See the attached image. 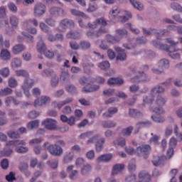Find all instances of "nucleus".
Listing matches in <instances>:
<instances>
[{
  "label": "nucleus",
  "mask_w": 182,
  "mask_h": 182,
  "mask_svg": "<svg viewBox=\"0 0 182 182\" xmlns=\"http://www.w3.org/2000/svg\"><path fill=\"white\" fill-rule=\"evenodd\" d=\"M106 25H107V22L105 20V18H97L92 23H89L87 26L90 29H96L97 26H100V28L95 31H90L87 32V36L88 38H99V36H102L103 33H107V29L105 28Z\"/></svg>",
  "instance_id": "nucleus-1"
},
{
  "label": "nucleus",
  "mask_w": 182,
  "mask_h": 182,
  "mask_svg": "<svg viewBox=\"0 0 182 182\" xmlns=\"http://www.w3.org/2000/svg\"><path fill=\"white\" fill-rule=\"evenodd\" d=\"M166 43H169L170 46L167 45L161 44V43L157 41H153L151 42V45L156 48V49H159V50H166V52H181L182 53V48H176L177 45H178V41L176 42L173 41V39L168 38L166 39Z\"/></svg>",
  "instance_id": "nucleus-2"
},
{
  "label": "nucleus",
  "mask_w": 182,
  "mask_h": 182,
  "mask_svg": "<svg viewBox=\"0 0 182 182\" xmlns=\"http://www.w3.org/2000/svg\"><path fill=\"white\" fill-rule=\"evenodd\" d=\"M122 15L117 17L119 22H122L124 23V22H127L129 19H132V13L127 11H121L118 7H114L112 11L109 12V18L110 19H116L117 15Z\"/></svg>",
  "instance_id": "nucleus-3"
},
{
  "label": "nucleus",
  "mask_w": 182,
  "mask_h": 182,
  "mask_svg": "<svg viewBox=\"0 0 182 182\" xmlns=\"http://www.w3.org/2000/svg\"><path fill=\"white\" fill-rule=\"evenodd\" d=\"M142 31L145 36H150V35H155L158 41L161 39V37H160V35H168V33H170V31L167 29L162 30L159 33V31H157L156 28H146L144 27L142 28Z\"/></svg>",
  "instance_id": "nucleus-4"
},
{
  "label": "nucleus",
  "mask_w": 182,
  "mask_h": 182,
  "mask_svg": "<svg viewBox=\"0 0 182 182\" xmlns=\"http://www.w3.org/2000/svg\"><path fill=\"white\" fill-rule=\"evenodd\" d=\"M156 105L159 107L151 108V112H154V113H157V114H164V109H163L161 106H164V105H166V98L161 96H158L156 100Z\"/></svg>",
  "instance_id": "nucleus-5"
},
{
  "label": "nucleus",
  "mask_w": 182,
  "mask_h": 182,
  "mask_svg": "<svg viewBox=\"0 0 182 182\" xmlns=\"http://www.w3.org/2000/svg\"><path fill=\"white\" fill-rule=\"evenodd\" d=\"M100 136L95 135L92 136L91 139L87 140V144H92V143H96L95 147L97 151H102V149H103V144H105V138H101L99 139Z\"/></svg>",
  "instance_id": "nucleus-6"
},
{
  "label": "nucleus",
  "mask_w": 182,
  "mask_h": 182,
  "mask_svg": "<svg viewBox=\"0 0 182 182\" xmlns=\"http://www.w3.org/2000/svg\"><path fill=\"white\" fill-rule=\"evenodd\" d=\"M150 151H151V147L150 145H141L136 148V153L138 156H144V159H147L148 156L150 154Z\"/></svg>",
  "instance_id": "nucleus-7"
},
{
  "label": "nucleus",
  "mask_w": 182,
  "mask_h": 182,
  "mask_svg": "<svg viewBox=\"0 0 182 182\" xmlns=\"http://www.w3.org/2000/svg\"><path fill=\"white\" fill-rule=\"evenodd\" d=\"M33 84H34L33 80L31 78H27L24 80V82L21 86V89L23 90L24 95L26 97H31V93L29 92V90L32 89Z\"/></svg>",
  "instance_id": "nucleus-8"
},
{
  "label": "nucleus",
  "mask_w": 182,
  "mask_h": 182,
  "mask_svg": "<svg viewBox=\"0 0 182 182\" xmlns=\"http://www.w3.org/2000/svg\"><path fill=\"white\" fill-rule=\"evenodd\" d=\"M47 149L48 150L49 153L52 154V156H62L63 154V149L62 147L56 144H50L47 146Z\"/></svg>",
  "instance_id": "nucleus-9"
},
{
  "label": "nucleus",
  "mask_w": 182,
  "mask_h": 182,
  "mask_svg": "<svg viewBox=\"0 0 182 182\" xmlns=\"http://www.w3.org/2000/svg\"><path fill=\"white\" fill-rule=\"evenodd\" d=\"M43 125L47 130H56V129H58V122L51 118H47L44 120Z\"/></svg>",
  "instance_id": "nucleus-10"
},
{
  "label": "nucleus",
  "mask_w": 182,
  "mask_h": 182,
  "mask_svg": "<svg viewBox=\"0 0 182 182\" xmlns=\"http://www.w3.org/2000/svg\"><path fill=\"white\" fill-rule=\"evenodd\" d=\"M50 103V97L48 96H41L37 98L34 101V107H41L42 106H46V105H49Z\"/></svg>",
  "instance_id": "nucleus-11"
},
{
  "label": "nucleus",
  "mask_w": 182,
  "mask_h": 182,
  "mask_svg": "<svg viewBox=\"0 0 182 182\" xmlns=\"http://www.w3.org/2000/svg\"><path fill=\"white\" fill-rule=\"evenodd\" d=\"M46 12V6L42 3L37 4L34 7V16L37 18L42 16Z\"/></svg>",
  "instance_id": "nucleus-12"
},
{
  "label": "nucleus",
  "mask_w": 182,
  "mask_h": 182,
  "mask_svg": "<svg viewBox=\"0 0 182 182\" xmlns=\"http://www.w3.org/2000/svg\"><path fill=\"white\" fill-rule=\"evenodd\" d=\"M114 49L116 52H117V60L123 61L127 59V54H126V51L124 50L118 46H115Z\"/></svg>",
  "instance_id": "nucleus-13"
},
{
  "label": "nucleus",
  "mask_w": 182,
  "mask_h": 182,
  "mask_svg": "<svg viewBox=\"0 0 182 182\" xmlns=\"http://www.w3.org/2000/svg\"><path fill=\"white\" fill-rule=\"evenodd\" d=\"M50 14L52 16H64L65 10L59 7H53L50 9Z\"/></svg>",
  "instance_id": "nucleus-14"
},
{
  "label": "nucleus",
  "mask_w": 182,
  "mask_h": 182,
  "mask_svg": "<svg viewBox=\"0 0 182 182\" xmlns=\"http://www.w3.org/2000/svg\"><path fill=\"white\" fill-rule=\"evenodd\" d=\"M60 28H63V29L73 28V26H75V22H73V20L65 18L60 22Z\"/></svg>",
  "instance_id": "nucleus-15"
},
{
  "label": "nucleus",
  "mask_w": 182,
  "mask_h": 182,
  "mask_svg": "<svg viewBox=\"0 0 182 182\" xmlns=\"http://www.w3.org/2000/svg\"><path fill=\"white\" fill-rule=\"evenodd\" d=\"M147 80H150V78H149V77H147L144 73H139V75L132 78L131 82L134 83L136 82H147Z\"/></svg>",
  "instance_id": "nucleus-16"
},
{
  "label": "nucleus",
  "mask_w": 182,
  "mask_h": 182,
  "mask_svg": "<svg viewBox=\"0 0 182 182\" xmlns=\"http://www.w3.org/2000/svg\"><path fill=\"white\" fill-rule=\"evenodd\" d=\"M166 160V156H154V159L152 160V164L154 166H161V164H164V161Z\"/></svg>",
  "instance_id": "nucleus-17"
},
{
  "label": "nucleus",
  "mask_w": 182,
  "mask_h": 182,
  "mask_svg": "<svg viewBox=\"0 0 182 182\" xmlns=\"http://www.w3.org/2000/svg\"><path fill=\"white\" fill-rule=\"evenodd\" d=\"M117 124L116 122L113 120H109V121H102V126L104 127V129H112L113 127H116Z\"/></svg>",
  "instance_id": "nucleus-18"
},
{
  "label": "nucleus",
  "mask_w": 182,
  "mask_h": 182,
  "mask_svg": "<svg viewBox=\"0 0 182 182\" xmlns=\"http://www.w3.org/2000/svg\"><path fill=\"white\" fill-rule=\"evenodd\" d=\"M25 49H26L25 46L22 44H17L13 47L12 52L14 55H18V53L23 52Z\"/></svg>",
  "instance_id": "nucleus-19"
},
{
  "label": "nucleus",
  "mask_w": 182,
  "mask_h": 182,
  "mask_svg": "<svg viewBox=\"0 0 182 182\" xmlns=\"http://www.w3.org/2000/svg\"><path fill=\"white\" fill-rule=\"evenodd\" d=\"M124 170V164H116L114 166L112 169V176H116V174H119V173H122Z\"/></svg>",
  "instance_id": "nucleus-20"
},
{
  "label": "nucleus",
  "mask_w": 182,
  "mask_h": 182,
  "mask_svg": "<svg viewBox=\"0 0 182 182\" xmlns=\"http://www.w3.org/2000/svg\"><path fill=\"white\" fill-rule=\"evenodd\" d=\"M117 112H119V109H117V108L109 107L108 109V112H105V113L102 114V117L104 118L112 117L113 116V114H116V113H117Z\"/></svg>",
  "instance_id": "nucleus-21"
},
{
  "label": "nucleus",
  "mask_w": 182,
  "mask_h": 182,
  "mask_svg": "<svg viewBox=\"0 0 182 182\" xmlns=\"http://www.w3.org/2000/svg\"><path fill=\"white\" fill-rule=\"evenodd\" d=\"M21 144L25 146L26 143L22 140L9 141L6 142V146H10L11 147H16V146H20Z\"/></svg>",
  "instance_id": "nucleus-22"
},
{
  "label": "nucleus",
  "mask_w": 182,
  "mask_h": 182,
  "mask_svg": "<svg viewBox=\"0 0 182 182\" xmlns=\"http://www.w3.org/2000/svg\"><path fill=\"white\" fill-rule=\"evenodd\" d=\"M107 83L109 86H113L114 85H123L124 81L121 78H110L108 80Z\"/></svg>",
  "instance_id": "nucleus-23"
},
{
  "label": "nucleus",
  "mask_w": 182,
  "mask_h": 182,
  "mask_svg": "<svg viewBox=\"0 0 182 182\" xmlns=\"http://www.w3.org/2000/svg\"><path fill=\"white\" fill-rule=\"evenodd\" d=\"M129 2L137 11H143V9H144V6L140 1L129 0Z\"/></svg>",
  "instance_id": "nucleus-24"
},
{
  "label": "nucleus",
  "mask_w": 182,
  "mask_h": 182,
  "mask_svg": "<svg viewBox=\"0 0 182 182\" xmlns=\"http://www.w3.org/2000/svg\"><path fill=\"white\" fill-rule=\"evenodd\" d=\"M70 12L74 16H81V18H85V19H87V18H89V16H87V15H86L85 13L76 9H71Z\"/></svg>",
  "instance_id": "nucleus-25"
},
{
  "label": "nucleus",
  "mask_w": 182,
  "mask_h": 182,
  "mask_svg": "<svg viewBox=\"0 0 182 182\" xmlns=\"http://www.w3.org/2000/svg\"><path fill=\"white\" fill-rule=\"evenodd\" d=\"M75 159V154L73 152H68L63 157V162L65 164L70 163Z\"/></svg>",
  "instance_id": "nucleus-26"
},
{
  "label": "nucleus",
  "mask_w": 182,
  "mask_h": 182,
  "mask_svg": "<svg viewBox=\"0 0 182 182\" xmlns=\"http://www.w3.org/2000/svg\"><path fill=\"white\" fill-rule=\"evenodd\" d=\"M0 58L3 60H9L11 59V53L8 50L2 49L0 53Z\"/></svg>",
  "instance_id": "nucleus-27"
},
{
  "label": "nucleus",
  "mask_w": 182,
  "mask_h": 182,
  "mask_svg": "<svg viewBox=\"0 0 182 182\" xmlns=\"http://www.w3.org/2000/svg\"><path fill=\"white\" fill-rule=\"evenodd\" d=\"M106 38H107V42H109V43H117L118 42H120V39H121L117 36H113L109 34H107L106 36Z\"/></svg>",
  "instance_id": "nucleus-28"
},
{
  "label": "nucleus",
  "mask_w": 182,
  "mask_h": 182,
  "mask_svg": "<svg viewBox=\"0 0 182 182\" xmlns=\"http://www.w3.org/2000/svg\"><path fill=\"white\" fill-rule=\"evenodd\" d=\"M100 87L99 85H91L90 87H85L82 88V92L85 93H91L92 92H97L99 90Z\"/></svg>",
  "instance_id": "nucleus-29"
},
{
  "label": "nucleus",
  "mask_w": 182,
  "mask_h": 182,
  "mask_svg": "<svg viewBox=\"0 0 182 182\" xmlns=\"http://www.w3.org/2000/svg\"><path fill=\"white\" fill-rule=\"evenodd\" d=\"M14 91L12 90V89L9 88V87H6L4 89H1L0 90V97H6V96H9L11 95H12V92Z\"/></svg>",
  "instance_id": "nucleus-30"
},
{
  "label": "nucleus",
  "mask_w": 182,
  "mask_h": 182,
  "mask_svg": "<svg viewBox=\"0 0 182 182\" xmlns=\"http://www.w3.org/2000/svg\"><path fill=\"white\" fill-rule=\"evenodd\" d=\"M151 92L154 96H156V95H161V93H164V88L160 85H157L156 87L152 88Z\"/></svg>",
  "instance_id": "nucleus-31"
},
{
  "label": "nucleus",
  "mask_w": 182,
  "mask_h": 182,
  "mask_svg": "<svg viewBox=\"0 0 182 182\" xmlns=\"http://www.w3.org/2000/svg\"><path fill=\"white\" fill-rule=\"evenodd\" d=\"M158 65L159 68H162L164 69H168L170 66V63L168 62V60L164 58L159 61Z\"/></svg>",
  "instance_id": "nucleus-32"
},
{
  "label": "nucleus",
  "mask_w": 182,
  "mask_h": 182,
  "mask_svg": "<svg viewBox=\"0 0 182 182\" xmlns=\"http://www.w3.org/2000/svg\"><path fill=\"white\" fill-rule=\"evenodd\" d=\"M139 178H142L144 180V182H151V176L146 172L143 171L139 173Z\"/></svg>",
  "instance_id": "nucleus-33"
},
{
  "label": "nucleus",
  "mask_w": 182,
  "mask_h": 182,
  "mask_svg": "<svg viewBox=\"0 0 182 182\" xmlns=\"http://www.w3.org/2000/svg\"><path fill=\"white\" fill-rule=\"evenodd\" d=\"M125 28L127 29H129L131 32H132V33H134L135 35H139V33H140V30L133 26V25H132V23H130L125 24Z\"/></svg>",
  "instance_id": "nucleus-34"
},
{
  "label": "nucleus",
  "mask_w": 182,
  "mask_h": 182,
  "mask_svg": "<svg viewBox=\"0 0 182 182\" xmlns=\"http://www.w3.org/2000/svg\"><path fill=\"white\" fill-rule=\"evenodd\" d=\"M112 157L113 156L112 155V154H104L97 159V161H110Z\"/></svg>",
  "instance_id": "nucleus-35"
},
{
  "label": "nucleus",
  "mask_w": 182,
  "mask_h": 182,
  "mask_svg": "<svg viewBox=\"0 0 182 182\" xmlns=\"http://www.w3.org/2000/svg\"><path fill=\"white\" fill-rule=\"evenodd\" d=\"M21 66H22V60H21V59L14 58L11 61V68H13V69H18V68H21Z\"/></svg>",
  "instance_id": "nucleus-36"
},
{
  "label": "nucleus",
  "mask_w": 182,
  "mask_h": 182,
  "mask_svg": "<svg viewBox=\"0 0 182 182\" xmlns=\"http://www.w3.org/2000/svg\"><path fill=\"white\" fill-rule=\"evenodd\" d=\"M143 102L144 103H146L147 105H151V103L154 102V95L152 94V92H151V94L145 97L143 99Z\"/></svg>",
  "instance_id": "nucleus-37"
},
{
  "label": "nucleus",
  "mask_w": 182,
  "mask_h": 182,
  "mask_svg": "<svg viewBox=\"0 0 182 182\" xmlns=\"http://www.w3.org/2000/svg\"><path fill=\"white\" fill-rule=\"evenodd\" d=\"M90 171H92V166L90 164H87L82 167L81 173L83 176H86V174L90 173Z\"/></svg>",
  "instance_id": "nucleus-38"
},
{
  "label": "nucleus",
  "mask_w": 182,
  "mask_h": 182,
  "mask_svg": "<svg viewBox=\"0 0 182 182\" xmlns=\"http://www.w3.org/2000/svg\"><path fill=\"white\" fill-rule=\"evenodd\" d=\"M38 126H39V120H37V119L30 122L27 124V127L29 130H33V129L38 128Z\"/></svg>",
  "instance_id": "nucleus-39"
},
{
  "label": "nucleus",
  "mask_w": 182,
  "mask_h": 182,
  "mask_svg": "<svg viewBox=\"0 0 182 182\" xmlns=\"http://www.w3.org/2000/svg\"><path fill=\"white\" fill-rule=\"evenodd\" d=\"M91 44L87 41H82L80 43V48L82 49V50H87V49H90Z\"/></svg>",
  "instance_id": "nucleus-40"
},
{
  "label": "nucleus",
  "mask_w": 182,
  "mask_h": 182,
  "mask_svg": "<svg viewBox=\"0 0 182 182\" xmlns=\"http://www.w3.org/2000/svg\"><path fill=\"white\" fill-rule=\"evenodd\" d=\"M80 36H81L80 33L77 32L70 31V33H67L68 39H79Z\"/></svg>",
  "instance_id": "nucleus-41"
},
{
  "label": "nucleus",
  "mask_w": 182,
  "mask_h": 182,
  "mask_svg": "<svg viewBox=\"0 0 182 182\" xmlns=\"http://www.w3.org/2000/svg\"><path fill=\"white\" fill-rule=\"evenodd\" d=\"M98 67L102 70H106L110 68V63L109 61H102L98 64Z\"/></svg>",
  "instance_id": "nucleus-42"
},
{
  "label": "nucleus",
  "mask_w": 182,
  "mask_h": 182,
  "mask_svg": "<svg viewBox=\"0 0 182 182\" xmlns=\"http://www.w3.org/2000/svg\"><path fill=\"white\" fill-rule=\"evenodd\" d=\"M36 50L39 52V53H43L45 50H46V46L43 42L41 41L37 43Z\"/></svg>",
  "instance_id": "nucleus-43"
},
{
  "label": "nucleus",
  "mask_w": 182,
  "mask_h": 182,
  "mask_svg": "<svg viewBox=\"0 0 182 182\" xmlns=\"http://www.w3.org/2000/svg\"><path fill=\"white\" fill-rule=\"evenodd\" d=\"M150 126H151V122L150 121L139 122L136 124L138 129H141V127H150Z\"/></svg>",
  "instance_id": "nucleus-44"
},
{
  "label": "nucleus",
  "mask_w": 182,
  "mask_h": 182,
  "mask_svg": "<svg viewBox=\"0 0 182 182\" xmlns=\"http://www.w3.org/2000/svg\"><path fill=\"white\" fill-rule=\"evenodd\" d=\"M50 85L53 87H56L59 85V77L55 74L51 77Z\"/></svg>",
  "instance_id": "nucleus-45"
},
{
  "label": "nucleus",
  "mask_w": 182,
  "mask_h": 182,
  "mask_svg": "<svg viewBox=\"0 0 182 182\" xmlns=\"http://www.w3.org/2000/svg\"><path fill=\"white\" fill-rule=\"evenodd\" d=\"M151 119L155 122V123H164V122H166V118L163 116L157 117L156 115H152Z\"/></svg>",
  "instance_id": "nucleus-46"
},
{
  "label": "nucleus",
  "mask_w": 182,
  "mask_h": 182,
  "mask_svg": "<svg viewBox=\"0 0 182 182\" xmlns=\"http://www.w3.org/2000/svg\"><path fill=\"white\" fill-rule=\"evenodd\" d=\"M43 139L42 138H36L33 139H31L29 141V144L30 146H39V144H41V143H42L43 141Z\"/></svg>",
  "instance_id": "nucleus-47"
},
{
  "label": "nucleus",
  "mask_w": 182,
  "mask_h": 182,
  "mask_svg": "<svg viewBox=\"0 0 182 182\" xmlns=\"http://www.w3.org/2000/svg\"><path fill=\"white\" fill-rule=\"evenodd\" d=\"M114 144L116 147H117V146L123 147V146H126V139H124V138H119L114 141Z\"/></svg>",
  "instance_id": "nucleus-48"
},
{
  "label": "nucleus",
  "mask_w": 182,
  "mask_h": 182,
  "mask_svg": "<svg viewBox=\"0 0 182 182\" xmlns=\"http://www.w3.org/2000/svg\"><path fill=\"white\" fill-rule=\"evenodd\" d=\"M171 8L173 11H176L177 12H182V7L181 6L176 2H173L171 4Z\"/></svg>",
  "instance_id": "nucleus-49"
},
{
  "label": "nucleus",
  "mask_w": 182,
  "mask_h": 182,
  "mask_svg": "<svg viewBox=\"0 0 182 182\" xmlns=\"http://www.w3.org/2000/svg\"><path fill=\"white\" fill-rule=\"evenodd\" d=\"M42 76H43V77H49L50 76H54L55 75V72H53V70H44L42 73H41Z\"/></svg>",
  "instance_id": "nucleus-50"
},
{
  "label": "nucleus",
  "mask_w": 182,
  "mask_h": 182,
  "mask_svg": "<svg viewBox=\"0 0 182 182\" xmlns=\"http://www.w3.org/2000/svg\"><path fill=\"white\" fill-rule=\"evenodd\" d=\"M65 90L68 92V93H76L77 92L76 87L72 84L68 85L65 87Z\"/></svg>",
  "instance_id": "nucleus-51"
},
{
  "label": "nucleus",
  "mask_w": 182,
  "mask_h": 182,
  "mask_svg": "<svg viewBox=\"0 0 182 182\" xmlns=\"http://www.w3.org/2000/svg\"><path fill=\"white\" fill-rule=\"evenodd\" d=\"M60 80L62 82H65V80H69V73L68 71H62L60 77Z\"/></svg>",
  "instance_id": "nucleus-52"
},
{
  "label": "nucleus",
  "mask_w": 182,
  "mask_h": 182,
  "mask_svg": "<svg viewBox=\"0 0 182 182\" xmlns=\"http://www.w3.org/2000/svg\"><path fill=\"white\" fill-rule=\"evenodd\" d=\"M9 26V21H8V18H4L0 21V28L5 29V28H8Z\"/></svg>",
  "instance_id": "nucleus-53"
},
{
  "label": "nucleus",
  "mask_w": 182,
  "mask_h": 182,
  "mask_svg": "<svg viewBox=\"0 0 182 182\" xmlns=\"http://www.w3.org/2000/svg\"><path fill=\"white\" fill-rule=\"evenodd\" d=\"M10 23L11 26H14V28H16V26H18V23H19V20H18V18H16V16H13L10 18Z\"/></svg>",
  "instance_id": "nucleus-54"
},
{
  "label": "nucleus",
  "mask_w": 182,
  "mask_h": 182,
  "mask_svg": "<svg viewBox=\"0 0 182 182\" xmlns=\"http://www.w3.org/2000/svg\"><path fill=\"white\" fill-rule=\"evenodd\" d=\"M90 82H95V80L91 81L90 78H87L86 77H82L79 80V83H80L82 85H89Z\"/></svg>",
  "instance_id": "nucleus-55"
},
{
  "label": "nucleus",
  "mask_w": 182,
  "mask_h": 182,
  "mask_svg": "<svg viewBox=\"0 0 182 182\" xmlns=\"http://www.w3.org/2000/svg\"><path fill=\"white\" fill-rule=\"evenodd\" d=\"M65 102L63 101H61L60 102H53L51 104L52 107L56 108L58 107V109L59 110H60L62 109V107H63V106H65Z\"/></svg>",
  "instance_id": "nucleus-56"
},
{
  "label": "nucleus",
  "mask_w": 182,
  "mask_h": 182,
  "mask_svg": "<svg viewBox=\"0 0 182 182\" xmlns=\"http://www.w3.org/2000/svg\"><path fill=\"white\" fill-rule=\"evenodd\" d=\"M132 132H133V127L130 126L127 128L122 129V133L124 136H130V134H132Z\"/></svg>",
  "instance_id": "nucleus-57"
},
{
  "label": "nucleus",
  "mask_w": 182,
  "mask_h": 182,
  "mask_svg": "<svg viewBox=\"0 0 182 182\" xmlns=\"http://www.w3.org/2000/svg\"><path fill=\"white\" fill-rule=\"evenodd\" d=\"M16 75H17L18 76H23V77H28L29 76L28 71H26L25 70H16Z\"/></svg>",
  "instance_id": "nucleus-58"
},
{
  "label": "nucleus",
  "mask_w": 182,
  "mask_h": 182,
  "mask_svg": "<svg viewBox=\"0 0 182 182\" xmlns=\"http://www.w3.org/2000/svg\"><path fill=\"white\" fill-rule=\"evenodd\" d=\"M169 52L168 55L171 59H181V55H180V53H173V52H177V51H168Z\"/></svg>",
  "instance_id": "nucleus-59"
},
{
  "label": "nucleus",
  "mask_w": 182,
  "mask_h": 182,
  "mask_svg": "<svg viewBox=\"0 0 182 182\" xmlns=\"http://www.w3.org/2000/svg\"><path fill=\"white\" fill-rule=\"evenodd\" d=\"M40 28L41 30H43V32H46V33L51 32L50 28L45 23H40Z\"/></svg>",
  "instance_id": "nucleus-60"
},
{
  "label": "nucleus",
  "mask_w": 182,
  "mask_h": 182,
  "mask_svg": "<svg viewBox=\"0 0 182 182\" xmlns=\"http://www.w3.org/2000/svg\"><path fill=\"white\" fill-rule=\"evenodd\" d=\"M173 134V127L168 126L165 129V137L168 138Z\"/></svg>",
  "instance_id": "nucleus-61"
},
{
  "label": "nucleus",
  "mask_w": 182,
  "mask_h": 182,
  "mask_svg": "<svg viewBox=\"0 0 182 182\" xmlns=\"http://www.w3.org/2000/svg\"><path fill=\"white\" fill-rule=\"evenodd\" d=\"M32 23H31V19L28 20H25L24 21H23L22 23V26L24 29H26V31L29 28H31Z\"/></svg>",
  "instance_id": "nucleus-62"
},
{
  "label": "nucleus",
  "mask_w": 182,
  "mask_h": 182,
  "mask_svg": "<svg viewBox=\"0 0 182 182\" xmlns=\"http://www.w3.org/2000/svg\"><path fill=\"white\" fill-rule=\"evenodd\" d=\"M104 96H107V97H110V96H113L114 95V90L108 89L103 91Z\"/></svg>",
  "instance_id": "nucleus-63"
},
{
  "label": "nucleus",
  "mask_w": 182,
  "mask_h": 182,
  "mask_svg": "<svg viewBox=\"0 0 182 182\" xmlns=\"http://www.w3.org/2000/svg\"><path fill=\"white\" fill-rule=\"evenodd\" d=\"M9 87H16L18 86V82L14 77H11L9 80Z\"/></svg>",
  "instance_id": "nucleus-64"
}]
</instances>
